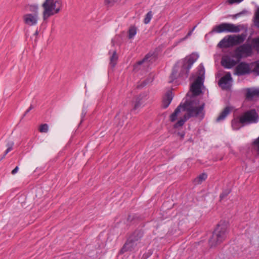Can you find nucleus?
Instances as JSON below:
<instances>
[{"mask_svg": "<svg viewBox=\"0 0 259 259\" xmlns=\"http://www.w3.org/2000/svg\"><path fill=\"white\" fill-rule=\"evenodd\" d=\"M252 72L249 64L245 62L239 63L234 69V74L242 76Z\"/></svg>", "mask_w": 259, "mask_h": 259, "instance_id": "nucleus-9", "label": "nucleus"}, {"mask_svg": "<svg viewBox=\"0 0 259 259\" xmlns=\"http://www.w3.org/2000/svg\"><path fill=\"white\" fill-rule=\"evenodd\" d=\"M137 33V28L135 26L130 27L128 30V38L131 39L134 37Z\"/></svg>", "mask_w": 259, "mask_h": 259, "instance_id": "nucleus-27", "label": "nucleus"}, {"mask_svg": "<svg viewBox=\"0 0 259 259\" xmlns=\"http://www.w3.org/2000/svg\"><path fill=\"white\" fill-rule=\"evenodd\" d=\"M153 253V251L151 249L148 250L147 252L144 253L142 256V259H147L149 257H150Z\"/></svg>", "mask_w": 259, "mask_h": 259, "instance_id": "nucleus-35", "label": "nucleus"}, {"mask_svg": "<svg viewBox=\"0 0 259 259\" xmlns=\"http://www.w3.org/2000/svg\"><path fill=\"white\" fill-rule=\"evenodd\" d=\"M207 178V175L206 173H202L199 175L197 178L196 180L198 184H201L203 181H205Z\"/></svg>", "mask_w": 259, "mask_h": 259, "instance_id": "nucleus-28", "label": "nucleus"}, {"mask_svg": "<svg viewBox=\"0 0 259 259\" xmlns=\"http://www.w3.org/2000/svg\"><path fill=\"white\" fill-rule=\"evenodd\" d=\"M134 219V217L132 218L131 215H129L127 218V221H132Z\"/></svg>", "mask_w": 259, "mask_h": 259, "instance_id": "nucleus-44", "label": "nucleus"}, {"mask_svg": "<svg viewBox=\"0 0 259 259\" xmlns=\"http://www.w3.org/2000/svg\"><path fill=\"white\" fill-rule=\"evenodd\" d=\"M30 111V110H29V109L28 108V109H27L26 110V111L25 112L24 115H23V117H24V116H25Z\"/></svg>", "mask_w": 259, "mask_h": 259, "instance_id": "nucleus-43", "label": "nucleus"}, {"mask_svg": "<svg viewBox=\"0 0 259 259\" xmlns=\"http://www.w3.org/2000/svg\"><path fill=\"white\" fill-rule=\"evenodd\" d=\"M259 116L255 109L246 110L231 121V126L234 130H238L242 127L258 122Z\"/></svg>", "mask_w": 259, "mask_h": 259, "instance_id": "nucleus-2", "label": "nucleus"}, {"mask_svg": "<svg viewBox=\"0 0 259 259\" xmlns=\"http://www.w3.org/2000/svg\"><path fill=\"white\" fill-rule=\"evenodd\" d=\"M196 27V26H195L194 27H193V28L188 32V33L186 35V36H185L184 37H183L182 38H181L179 40V41L177 42V44L180 43V42H182L183 41L185 40L189 36H190L192 35V33L193 31H194V30L195 29Z\"/></svg>", "mask_w": 259, "mask_h": 259, "instance_id": "nucleus-33", "label": "nucleus"}, {"mask_svg": "<svg viewBox=\"0 0 259 259\" xmlns=\"http://www.w3.org/2000/svg\"><path fill=\"white\" fill-rule=\"evenodd\" d=\"M118 58V57L116 51L114 50L110 57V64L112 67H114L116 65Z\"/></svg>", "mask_w": 259, "mask_h": 259, "instance_id": "nucleus-22", "label": "nucleus"}, {"mask_svg": "<svg viewBox=\"0 0 259 259\" xmlns=\"http://www.w3.org/2000/svg\"><path fill=\"white\" fill-rule=\"evenodd\" d=\"M38 16L32 14H26L23 16V21L28 26H34L37 24Z\"/></svg>", "mask_w": 259, "mask_h": 259, "instance_id": "nucleus-10", "label": "nucleus"}, {"mask_svg": "<svg viewBox=\"0 0 259 259\" xmlns=\"http://www.w3.org/2000/svg\"><path fill=\"white\" fill-rule=\"evenodd\" d=\"M132 104L133 105V109L134 110H137L142 104V97L141 96L135 97L132 101Z\"/></svg>", "mask_w": 259, "mask_h": 259, "instance_id": "nucleus-19", "label": "nucleus"}, {"mask_svg": "<svg viewBox=\"0 0 259 259\" xmlns=\"http://www.w3.org/2000/svg\"><path fill=\"white\" fill-rule=\"evenodd\" d=\"M48 130L49 126L47 123L41 124L39 128V131L41 133H47Z\"/></svg>", "mask_w": 259, "mask_h": 259, "instance_id": "nucleus-32", "label": "nucleus"}, {"mask_svg": "<svg viewBox=\"0 0 259 259\" xmlns=\"http://www.w3.org/2000/svg\"><path fill=\"white\" fill-rule=\"evenodd\" d=\"M147 84V81L146 80L143 81L140 84L138 85V88H142L144 87Z\"/></svg>", "mask_w": 259, "mask_h": 259, "instance_id": "nucleus-40", "label": "nucleus"}, {"mask_svg": "<svg viewBox=\"0 0 259 259\" xmlns=\"http://www.w3.org/2000/svg\"><path fill=\"white\" fill-rule=\"evenodd\" d=\"M197 55L192 54L182 61H178L174 66L169 76V82H172L178 77L185 79L188 77L189 71L193 64L197 59Z\"/></svg>", "mask_w": 259, "mask_h": 259, "instance_id": "nucleus-1", "label": "nucleus"}, {"mask_svg": "<svg viewBox=\"0 0 259 259\" xmlns=\"http://www.w3.org/2000/svg\"><path fill=\"white\" fill-rule=\"evenodd\" d=\"M246 13V11L245 10H244L241 12H239L238 13H237V14L233 15L232 18L233 19H236V18H238V17L241 16L242 14H245Z\"/></svg>", "mask_w": 259, "mask_h": 259, "instance_id": "nucleus-38", "label": "nucleus"}, {"mask_svg": "<svg viewBox=\"0 0 259 259\" xmlns=\"http://www.w3.org/2000/svg\"><path fill=\"white\" fill-rule=\"evenodd\" d=\"M233 108L231 106H226L224 109L221 112L220 114L216 119L217 122H220L221 121L224 120L225 118L227 117L228 115L230 114V113L232 110Z\"/></svg>", "mask_w": 259, "mask_h": 259, "instance_id": "nucleus-15", "label": "nucleus"}, {"mask_svg": "<svg viewBox=\"0 0 259 259\" xmlns=\"http://www.w3.org/2000/svg\"><path fill=\"white\" fill-rule=\"evenodd\" d=\"M232 79L231 75L230 73L229 72L220 78L219 81V84L222 88H224L223 85H226L228 82L231 81Z\"/></svg>", "mask_w": 259, "mask_h": 259, "instance_id": "nucleus-17", "label": "nucleus"}, {"mask_svg": "<svg viewBox=\"0 0 259 259\" xmlns=\"http://www.w3.org/2000/svg\"><path fill=\"white\" fill-rule=\"evenodd\" d=\"M187 119V118L186 117V115H185L184 116V118H181L174 124V128H177L179 127L182 126L186 121Z\"/></svg>", "mask_w": 259, "mask_h": 259, "instance_id": "nucleus-26", "label": "nucleus"}, {"mask_svg": "<svg viewBox=\"0 0 259 259\" xmlns=\"http://www.w3.org/2000/svg\"><path fill=\"white\" fill-rule=\"evenodd\" d=\"M115 2L116 0H104V4L108 7H112Z\"/></svg>", "mask_w": 259, "mask_h": 259, "instance_id": "nucleus-34", "label": "nucleus"}, {"mask_svg": "<svg viewBox=\"0 0 259 259\" xmlns=\"http://www.w3.org/2000/svg\"><path fill=\"white\" fill-rule=\"evenodd\" d=\"M85 114H86V112H84L83 111H82V114H81L82 118H83L85 116Z\"/></svg>", "mask_w": 259, "mask_h": 259, "instance_id": "nucleus-45", "label": "nucleus"}, {"mask_svg": "<svg viewBox=\"0 0 259 259\" xmlns=\"http://www.w3.org/2000/svg\"><path fill=\"white\" fill-rule=\"evenodd\" d=\"M173 97L174 95L171 91L169 90L165 93L162 101L161 106L163 109H166L169 106L173 99Z\"/></svg>", "mask_w": 259, "mask_h": 259, "instance_id": "nucleus-11", "label": "nucleus"}, {"mask_svg": "<svg viewBox=\"0 0 259 259\" xmlns=\"http://www.w3.org/2000/svg\"><path fill=\"white\" fill-rule=\"evenodd\" d=\"M230 35L225 37L218 44V47L222 49H226L231 47H233L232 42L230 41Z\"/></svg>", "mask_w": 259, "mask_h": 259, "instance_id": "nucleus-14", "label": "nucleus"}, {"mask_svg": "<svg viewBox=\"0 0 259 259\" xmlns=\"http://www.w3.org/2000/svg\"><path fill=\"white\" fill-rule=\"evenodd\" d=\"M243 0H227V2L229 4L232 5L234 3H240Z\"/></svg>", "mask_w": 259, "mask_h": 259, "instance_id": "nucleus-39", "label": "nucleus"}, {"mask_svg": "<svg viewBox=\"0 0 259 259\" xmlns=\"http://www.w3.org/2000/svg\"><path fill=\"white\" fill-rule=\"evenodd\" d=\"M212 31L221 33L223 32H227V23H222L219 25H215L212 29Z\"/></svg>", "mask_w": 259, "mask_h": 259, "instance_id": "nucleus-16", "label": "nucleus"}, {"mask_svg": "<svg viewBox=\"0 0 259 259\" xmlns=\"http://www.w3.org/2000/svg\"><path fill=\"white\" fill-rule=\"evenodd\" d=\"M228 226V222L225 221H221L218 223L208 240L210 247H215L225 240Z\"/></svg>", "mask_w": 259, "mask_h": 259, "instance_id": "nucleus-3", "label": "nucleus"}, {"mask_svg": "<svg viewBox=\"0 0 259 259\" xmlns=\"http://www.w3.org/2000/svg\"><path fill=\"white\" fill-rule=\"evenodd\" d=\"M151 56L152 55L150 54V53L147 54L142 60L138 62V64H142L145 61L147 60L148 59L150 58Z\"/></svg>", "mask_w": 259, "mask_h": 259, "instance_id": "nucleus-36", "label": "nucleus"}, {"mask_svg": "<svg viewBox=\"0 0 259 259\" xmlns=\"http://www.w3.org/2000/svg\"><path fill=\"white\" fill-rule=\"evenodd\" d=\"M178 135L180 137L181 140H183L184 138L185 133L184 132H178Z\"/></svg>", "mask_w": 259, "mask_h": 259, "instance_id": "nucleus-41", "label": "nucleus"}, {"mask_svg": "<svg viewBox=\"0 0 259 259\" xmlns=\"http://www.w3.org/2000/svg\"><path fill=\"white\" fill-rule=\"evenodd\" d=\"M28 108L29 109V110H31L34 108V106L32 105H31Z\"/></svg>", "mask_w": 259, "mask_h": 259, "instance_id": "nucleus-46", "label": "nucleus"}, {"mask_svg": "<svg viewBox=\"0 0 259 259\" xmlns=\"http://www.w3.org/2000/svg\"><path fill=\"white\" fill-rule=\"evenodd\" d=\"M230 41L232 42L233 46H234L243 43L246 39V34L242 33L238 35H230Z\"/></svg>", "mask_w": 259, "mask_h": 259, "instance_id": "nucleus-13", "label": "nucleus"}, {"mask_svg": "<svg viewBox=\"0 0 259 259\" xmlns=\"http://www.w3.org/2000/svg\"><path fill=\"white\" fill-rule=\"evenodd\" d=\"M183 104L182 103H181L175 109L174 113H172L169 117L170 120L171 122L175 121L177 119L178 115L179 114V113L181 112V110L182 108H183Z\"/></svg>", "mask_w": 259, "mask_h": 259, "instance_id": "nucleus-21", "label": "nucleus"}, {"mask_svg": "<svg viewBox=\"0 0 259 259\" xmlns=\"http://www.w3.org/2000/svg\"><path fill=\"white\" fill-rule=\"evenodd\" d=\"M252 146L257 155L259 156V137L253 142Z\"/></svg>", "mask_w": 259, "mask_h": 259, "instance_id": "nucleus-25", "label": "nucleus"}, {"mask_svg": "<svg viewBox=\"0 0 259 259\" xmlns=\"http://www.w3.org/2000/svg\"><path fill=\"white\" fill-rule=\"evenodd\" d=\"M144 230L142 229L135 230L129 236L121 249L122 252L132 251L139 243L144 235Z\"/></svg>", "mask_w": 259, "mask_h": 259, "instance_id": "nucleus-6", "label": "nucleus"}, {"mask_svg": "<svg viewBox=\"0 0 259 259\" xmlns=\"http://www.w3.org/2000/svg\"><path fill=\"white\" fill-rule=\"evenodd\" d=\"M254 23L255 25L259 28V7L256 10L254 14Z\"/></svg>", "mask_w": 259, "mask_h": 259, "instance_id": "nucleus-29", "label": "nucleus"}, {"mask_svg": "<svg viewBox=\"0 0 259 259\" xmlns=\"http://www.w3.org/2000/svg\"><path fill=\"white\" fill-rule=\"evenodd\" d=\"M245 96L247 99H252L255 97H259V90L247 89Z\"/></svg>", "mask_w": 259, "mask_h": 259, "instance_id": "nucleus-18", "label": "nucleus"}, {"mask_svg": "<svg viewBox=\"0 0 259 259\" xmlns=\"http://www.w3.org/2000/svg\"><path fill=\"white\" fill-rule=\"evenodd\" d=\"M38 31L37 30H36V31L35 32V33H34V35L36 36V35H38Z\"/></svg>", "mask_w": 259, "mask_h": 259, "instance_id": "nucleus-47", "label": "nucleus"}, {"mask_svg": "<svg viewBox=\"0 0 259 259\" xmlns=\"http://www.w3.org/2000/svg\"><path fill=\"white\" fill-rule=\"evenodd\" d=\"M227 32L237 33L240 31V25L227 23Z\"/></svg>", "mask_w": 259, "mask_h": 259, "instance_id": "nucleus-20", "label": "nucleus"}, {"mask_svg": "<svg viewBox=\"0 0 259 259\" xmlns=\"http://www.w3.org/2000/svg\"><path fill=\"white\" fill-rule=\"evenodd\" d=\"M109 54H111V51L109 52Z\"/></svg>", "mask_w": 259, "mask_h": 259, "instance_id": "nucleus-48", "label": "nucleus"}, {"mask_svg": "<svg viewBox=\"0 0 259 259\" xmlns=\"http://www.w3.org/2000/svg\"><path fill=\"white\" fill-rule=\"evenodd\" d=\"M7 149H6V150L5 151L4 155L1 157V158H0V161L3 159L6 155L9 152H10L12 149H13V147L14 146V142H9L7 144Z\"/></svg>", "mask_w": 259, "mask_h": 259, "instance_id": "nucleus-24", "label": "nucleus"}, {"mask_svg": "<svg viewBox=\"0 0 259 259\" xmlns=\"http://www.w3.org/2000/svg\"><path fill=\"white\" fill-rule=\"evenodd\" d=\"M254 49L253 42L251 44L245 43L237 47L234 51L233 57L239 61L244 55L245 57L250 56L252 54V50Z\"/></svg>", "mask_w": 259, "mask_h": 259, "instance_id": "nucleus-7", "label": "nucleus"}, {"mask_svg": "<svg viewBox=\"0 0 259 259\" xmlns=\"http://www.w3.org/2000/svg\"><path fill=\"white\" fill-rule=\"evenodd\" d=\"M251 71L252 72L254 73L256 75H259V63H256L255 67Z\"/></svg>", "mask_w": 259, "mask_h": 259, "instance_id": "nucleus-37", "label": "nucleus"}, {"mask_svg": "<svg viewBox=\"0 0 259 259\" xmlns=\"http://www.w3.org/2000/svg\"><path fill=\"white\" fill-rule=\"evenodd\" d=\"M18 169H19V167H18V166H17L14 169L12 170L11 174L12 175L16 174L18 172Z\"/></svg>", "mask_w": 259, "mask_h": 259, "instance_id": "nucleus-42", "label": "nucleus"}, {"mask_svg": "<svg viewBox=\"0 0 259 259\" xmlns=\"http://www.w3.org/2000/svg\"><path fill=\"white\" fill-rule=\"evenodd\" d=\"M199 100H193L190 102L186 101L183 104L184 110H187L190 117H198L202 120L205 116V103H202L199 106L196 105L199 103Z\"/></svg>", "mask_w": 259, "mask_h": 259, "instance_id": "nucleus-4", "label": "nucleus"}, {"mask_svg": "<svg viewBox=\"0 0 259 259\" xmlns=\"http://www.w3.org/2000/svg\"><path fill=\"white\" fill-rule=\"evenodd\" d=\"M237 62L234 59L231 58L228 56H226L222 58L221 60V64L225 68L230 69L234 66Z\"/></svg>", "mask_w": 259, "mask_h": 259, "instance_id": "nucleus-12", "label": "nucleus"}, {"mask_svg": "<svg viewBox=\"0 0 259 259\" xmlns=\"http://www.w3.org/2000/svg\"><path fill=\"white\" fill-rule=\"evenodd\" d=\"M231 192V189H227L223 191V192L220 195V200H223L226 198Z\"/></svg>", "mask_w": 259, "mask_h": 259, "instance_id": "nucleus-31", "label": "nucleus"}, {"mask_svg": "<svg viewBox=\"0 0 259 259\" xmlns=\"http://www.w3.org/2000/svg\"><path fill=\"white\" fill-rule=\"evenodd\" d=\"M41 6L44 9L42 19L45 21L61 11L62 2L61 0H45Z\"/></svg>", "mask_w": 259, "mask_h": 259, "instance_id": "nucleus-5", "label": "nucleus"}, {"mask_svg": "<svg viewBox=\"0 0 259 259\" xmlns=\"http://www.w3.org/2000/svg\"><path fill=\"white\" fill-rule=\"evenodd\" d=\"M29 11L32 12V15H36L38 16V9L39 7L37 4L29 5Z\"/></svg>", "mask_w": 259, "mask_h": 259, "instance_id": "nucleus-23", "label": "nucleus"}, {"mask_svg": "<svg viewBox=\"0 0 259 259\" xmlns=\"http://www.w3.org/2000/svg\"><path fill=\"white\" fill-rule=\"evenodd\" d=\"M201 73L202 75L204 74V68L203 67L199 70V74H201ZM203 80L204 77L203 75L199 76L192 83L190 88V90L193 96H198L202 93L201 86L203 85Z\"/></svg>", "mask_w": 259, "mask_h": 259, "instance_id": "nucleus-8", "label": "nucleus"}, {"mask_svg": "<svg viewBox=\"0 0 259 259\" xmlns=\"http://www.w3.org/2000/svg\"><path fill=\"white\" fill-rule=\"evenodd\" d=\"M152 18V12L151 11H150L146 15L145 18L144 19V23L145 24H148L150 22V21H151Z\"/></svg>", "mask_w": 259, "mask_h": 259, "instance_id": "nucleus-30", "label": "nucleus"}]
</instances>
